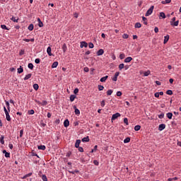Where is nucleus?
<instances>
[{
	"mask_svg": "<svg viewBox=\"0 0 181 181\" xmlns=\"http://www.w3.org/2000/svg\"><path fill=\"white\" fill-rule=\"evenodd\" d=\"M155 7L153 6H151L150 8L146 11L145 16H149L150 15H152V12H153V8Z\"/></svg>",
	"mask_w": 181,
	"mask_h": 181,
	"instance_id": "1",
	"label": "nucleus"
},
{
	"mask_svg": "<svg viewBox=\"0 0 181 181\" xmlns=\"http://www.w3.org/2000/svg\"><path fill=\"white\" fill-rule=\"evenodd\" d=\"M119 117H121V114L117 112L112 115L111 119L112 121H115V119H117V118H118Z\"/></svg>",
	"mask_w": 181,
	"mask_h": 181,
	"instance_id": "2",
	"label": "nucleus"
},
{
	"mask_svg": "<svg viewBox=\"0 0 181 181\" xmlns=\"http://www.w3.org/2000/svg\"><path fill=\"white\" fill-rule=\"evenodd\" d=\"M165 128H166V124H160L158 126V131H163V129H165Z\"/></svg>",
	"mask_w": 181,
	"mask_h": 181,
	"instance_id": "3",
	"label": "nucleus"
},
{
	"mask_svg": "<svg viewBox=\"0 0 181 181\" xmlns=\"http://www.w3.org/2000/svg\"><path fill=\"white\" fill-rule=\"evenodd\" d=\"M88 44L86 42H84V41L81 42L80 47L81 49H83V47H88Z\"/></svg>",
	"mask_w": 181,
	"mask_h": 181,
	"instance_id": "4",
	"label": "nucleus"
},
{
	"mask_svg": "<svg viewBox=\"0 0 181 181\" xmlns=\"http://www.w3.org/2000/svg\"><path fill=\"white\" fill-rule=\"evenodd\" d=\"M118 76H119V72H116L115 74L114 77L112 78V81H117V80L118 78Z\"/></svg>",
	"mask_w": 181,
	"mask_h": 181,
	"instance_id": "5",
	"label": "nucleus"
},
{
	"mask_svg": "<svg viewBox=\"0 0 181 181\" xmlns=\"http://www.w3.org/2000/svg\"><path fill=\"white\" fill-rule=\"evenodd\" d=\"M3 153H4L5 158H11V153L7 152L6 150L3 151Z\"/></svg>",
	"mask_w": 181,
	"mask_h": 181,
	"instance_id": "6",
	"label": "nucleus"
},
{
	"mask_svg": "<svg viewBox=\"0 0 181 181\" xmlns=\"http://www.w3.org/2000/svg\"><path fill=\"white\" fill-rule=\"evenodd\" d=\"M104 54V49H100L97 52V56H103Z\"/></svg>",
	"mask_w": 181,
	"mask_h": 181,
	"instance_id": "7",
	"label": "nucleus"
},
{
	"mask_svg": "<svg viewBox=\"0 0 181 181\" xmlns=\"http://www.w3.org/2000/svg\"><path fill=\"white\" fill-rule=\"evenodd\" d=\"M80 144H81V140L77 139L76 143H75V148L80 147Z\"/></svg>",
	"mask_w": 181,
	"mask_h": 181,
	"instance_id": "8",
	"label": "nucleus"
},
{
	"mask_svg": "<svg viewBox=\"0 0 181 181\" xmlns=\"http://www.w3.org/2000/svg\"><path fill=\"white\" fill-rule=\"evenodd\" d=\"M69 125H70V122L69 121V119H65L64 122V126L65 127V128H67Z\"/></svg>",
	"mask_w": 181,
	"mask_h": 181,
	"instance_id": "9",
	"label": "nucleus"
},
{
	"mask_svg": "<svg viewBox=\"0 0 181 181\" xmlns=\"http://www.w3.org/2000/svg\"><path fill=\"white\" fill-rule=\"evenodd\" d=\"M169 35H167L166 36L164 37V45H166L168 42H169Z\"/></svg>",
	"mask_w": 181,
	"mask_h": 181,
	"instance_id": "10",
	"label": "nucleus"
},
{
	"mask_svg": "<svg viewBox=\"0 0 181 181\" xmlns=\"http://www.w3.org/2000/svg\"><path fill=\"white\" fill-rule=\"evenodd\" d=\"M171 26H178L179 25V21L170 22Z\"/></svg>",
	"mask_w": 181,
	"mask_h": 181,
	"instance_id": "11",
	"label": "nucleus"
},
{
	"mask_svg": "<svg viewBox=\"0 0 181 181\" xmlns=\"http://www.w3.org/2000/svg\"><path fill=\"white\" fill-rule=\"evenodd\" d=\"M107 78H108V76H103L100 78L101 83H105L107 81Z\"/></svg>",
	"mask_w": 181,
	"mask_h": 181,
	"instance_id": "12",
	"label": "nucleus"
},
{
	"mask_svg": "<svg viewBox=\"0 0 181 181\" xmlns=\"http://www.w3.org/2000/svg\"><path fill=\"white\" fill-rule=\"evenodd\" d=\"M11 21H12L13 22H16V23H18V21H19V18L18 17H12L11 18Z\"/></svg>",
	"mask_w": 181,
	"mask_h": 181,
	"instance_id": "13",
	"label": "nucleus"
},
{
	"mask_svg": "<svg viewBox=\"0 0 181 181\" xmlns=\"http://www.w3.org/2000/svg\"><path fill=\"white\" fill-rule=\"evenodd\" d=\"M166 117L168 118V119H172V117H173V114L172 112H168L166 114Z\"/></svg>",
	"mask_w": 181,
	"mask_h": 181,
	"instance_id": "14",
	"label": "nucleus"
},
{
	"mask_svg": "<svg viewBox=\"0 0 181 181\" xmlns=\"http://www.w3.org/2000/svg\"><path fill=\"white\" fill-rule=\"evenodd\" d=\"M74 108L75 110L76 115H78L80 114V110L78 109H77V107L76 105L74 106Z\"/></svg>",
	"mask_w": 181,
	"mask_h": 181,
	"instance_id": "15",
	"label": "nucleus"
},
{
	"mask_svg": "<svg viewBox=\"0 0 181 181\" xmlns=\"http://www.w3.org/2000/svg\"><path fill=\"white\" fill-rule=\"evenodd\" d=\"M132 60V57H128L124 59V63H129Z\"/></svg>",
	"mask_w": 181,
	"mask_h": 181,
	"instance_id": "16",
	"label": "nucleus"
},
{
	"mask_svg": "<svg viewBox=\"0 0 181 181\" xmlns=\"http://www.w3.org/2000/svg\"><path fill=\"white\" fill-rule=\"evenodd\" d=\"M82 142H90V137H84L83 139H82Z\"/></svg>",
	"mask_w": 181,
	"mask_h": 181,
	"instance_id": "17",
	"label": "nucleus"
},
{
	"mask_svg": "<svg viewBox=\"0 0 181 181\" xmlns=\"http://www.w3.org/2000/svg\"><path fill=\"white\" fill-rule=\"evenodd\" d=\"M47 54H49V56H52V48L50 47H48L47 49Z\"/></svg>",
	"mask_w": 181,
	"mask_h": 181,
	"instance_id": "18",
	"label": "nucleus"
},
{
	"mask_svg": "<svg viewBox=\"0 0 181 181\" xmlns=\"http://www.w3.org/2000/svg\"><path fill=\"white\" fill-rule=\"evenodd\" d=\"M62 50H63L64 53H66V52H67V45L66 44H64L62 45Z\"/></svg>",
	"mask_w": 181,
	"mask_h": 181,
	"instance_id": "19",
	"label": "nucleus"
},
{
	"mask_svg": "<svg viewBox=\"0 0 181 181\" xmlns=\"http://www.w3.org/2000/svg\"><path fill=\"white\" fill-rule=\"evenodd\" d=\"M57 66H59V62H54L52 65V69H56V67H57Z\"/></svg>",
	"mask_w": 181,
	"mask_h": 181,
	"instance_id": "20",
	"label": "nucleus"
},
{
	"mask_svg": "<svg viewBox=\"0 0 181 181\" xmlns=\"http://www.w3.org/2000/svg\"><path fill=\"white\" fill-rule=\"evenodd\" d=\"M6 114V118L8 121H11V116L9 115V112H8L7 113H5Z\"/></svg>",
	"mask_w": 181,
	"mask_h": 181,
	"instance_id": "21",
	"label": "nucleus"
},
{
	"mask_svg": "<svg viewBox=\"0 0 181 181\" xmlns=\"http://www.w3.org/2000/svg\"><path fill=\"white\" fill-rule=\"evenodd\" d=\"M38 149H40L41 151H45L46 149V146H45V145L38 146Z\"/></svg>",
	"mask_w": 181,
	"mask_h": 181,
	"instance_id": "22",
	"label": "nucleus"
},
{
	"mask_svg": "<svg viewBox=\"0 0 181 181\" xmlns=\"http://www.w3.org/2000/svg\"><path fill=\"white\" fill-rule=\"evenodd\" d=\"M17 72L18 73V74H21V73H23V68L22 66H20L18 69H17Z\"/></svg>",
	"mask_w": 181,
	"mask_h": 181,
	"instance_id": "23",
	"label": "nucleus"
},
{
	"mask_svg": "<svg viewBox=\"0 0 181 181\" xmlns=\"http://www.w3.org/2000/svg\"><path fill=\"white\" fill-rule=\"evenodd\" d=\"M170 2H172V0H165L162 1L161 4H163V5H165V4H170Z\"/></svg>",
	"mask_w": 181,
	"mask_h": 181,
	"instance_id": "24",
	"label": "nucleus"
},
{
	"mask_svg": "<svg viewBox=\"0 0 181 181\" xmlns=\"http://www.w3.org/2000/svg\"><path fill=\"white\" fill-rule=\"evenodd\" d=\"M5 103L7 107V110H8V112H11V107H9V102L5 100Z\"/></svg>",
	"mask_w": 181,
	"mask_h": 181,
	"instance_id": "25",
	"label": "nucleus"
},
{
	"mask_svg": "<svg viewBox=\"0 0 181 181\" xmlns=\"http://www.w3.org/2000/svg\"><path fill=\"white\" fill-rule=\"evenodd\" d=\"M33 88L35 90V91H37L39 90V85L37 83H35L33 85Z\"/></svg>",
	"mask_w": 181,
	"mask_h": 181,
	"instance_id": "26",
	"label": "nucleus"
},
{
	"mask_svg": "<svg viewBox=\"0 0 181 181\" xmlns=\"http://www.w3.org/2000/svg\"><path fill=\"white\" fill-rule=\"evenodd\" d=\"M5 136H1V138H0V143L1 145H4L5 144V141H4Z\"/></svg>",
	"mask_w": 181,
	"mask_h": 181,
	"instance_id": "27",
	"label": "nucleus"
},
{
	"mask_svg": "<svg viewBox=\"0 0 181 181\" xmlns=\"http://www.w3.org/2000/svg\"><path fill=\"white\" fill-rule=\"evenodd\" d=\"M142 20L144 25H148V19L146 17H142Z\"/></svg>",
	"mask_w": 181,
	"mask_h": 181,
	"instance_id": "28",
	"label": "nucleus"
},
{
	"mask_svg": "<svg viewBox=\"0 0 181 181\" xmlns=\"http://www.w3.org/2000/svg\"><path fill=\"white\" fill-rule=\"evenodd\" d=\"M30 77H32V74H28V75H26L24 78V80H29V78H30Z\"/></svg>",
	"mask_w": 181,
	"mask_h": 181,
	"instance_id": "29",
	"label": "nucleus"
},
{
	"mask_svg": "<svg viewBox=\"0 0 181 181\" xmlns=\"http://www.w3.org/2000/svg\"><path fill=\"white\" fill-rule=\"evenodd\" d=\"M74 100H76V95H71L70 96V101H71V103H73V101H74Z\"/></svg>",
	"mask_w": 181,
	"mask_h": 181,
	"instance_id": "30",
	"label": "nucleus"
},
{
	"mask_svg": "<svg viewBox=\"0 0 181 181\" xmlns=\"http://www.w3.org/2000/svg\"><path fill=\"white\" fill-rule=\"evenodd\" d=\"M33 173H29L28 174L24 175L23 177V179H26V177H30V176H32Z\"/></svg>",
	"mask_w": 181,
	"mask_h": 181,
	"instance_id": "31",
	"label": "nucleus"
},
{
	"mask_svg": "<svg viewBox=\"0 0 181 181\" xmlns=\"http://www.w3.org/2000/svg\"><path fill=\"white\" fill-rule=\"evenodd\" d=\"M131 141V138L127 137L124 140V144H128L129 142Z\"/></svg>",
	"mask_w": 181,
	"mask_h": 181,
	"instance_id": "32",
	"label": "nucleus"
},
{
	"mask_svg": "<svg viewBox=\"0 0 181 181\" xmlns=\"http://www.w3.org/2000/svg\"><path fill=\"white\" fill-rule=\"evenodd\" d=\"M158 118L160 119H163V118H165V113L161 112L160 115H158Z\"/></svg>",
	"mask_w": 181,
	"mask_h": 181,
	"instance_id": "33",
	"label": "nucleus"
},
{
	"mask_svg": "<svg viewBox=\"0 0 181 181\" xmlns=\"http://www.w3.org/2000/svg\"><path fill=\"white\" fill-rule=\"evenodd\" d=\"M141 27H142V25L141 24V23H136L134 25V28H139Z\"/></svg>",
	"mask_w": 181,
	"mask_h": 181,
	"instance_id": "34",
	"label": "nucleus"
},
{
	"mask_svg": "<svg viewBox=\"0 0 181 181\" xmlns=\"http://www.w3.org/2000/svg\"><path fill=\"white\" fill-rule=\"evenodd\" d=\"M150 74H151V71H147L144 73V76L145 77H148V76H149Z\"/></svg>",
	"mask_w": 181,
	"mask_h": 181,
	"instance_id": "35",
	"label": "nucleus"
},
{
	"mask_svg": "<svg viewBox=\"0 0 181 181\" xmlns=\"http://www.w3.org/2000/svg\"><path fill=\"white\" fill-rule=\"evenodd\" d=\"M166 94H168V95H172V94H173V91H172V90H168L166 91Z\"/></svg>",
	"mask_w": 181,
	"mask_h": 181,
	"instance_id": "36",
	"label": "nucleus"
},
{
	"mask_svg": "<svg viewBox=\"0 0 181 181\" xmlns=\"http://www.w3.org/2000/svg\"><path fill=\"white\" fill-rule=\"evenodd\" d=\"M139 129H141V125H136L134 127V130L135 131H139Z\"/></svg>",
	"mask_w": 181,
	"mask_h": 181,
	"instance_id": "37",
	"label": "nucleus"
},
{
	"mask_svg": "<svg viewBox=\"0 0 181 181\" xmlns=\"http://www.w3.org/2000/svg\"><path fill=\"white\" fill-rule=\"evenodd\" d=\"M33 28H34L33 24H30V25L28 27V30L32 31V30H33Z\"/></svg>",
	"mask_w": 181,
	"mask_h": 181,
	"instance_id": "38",
	"label": "nucleus"
},
{
	"mask_svg": "<svg viewBox=\"0 0 181 181\" xmlns=\"http://www.w3.org/2000/svg\"><path fill=\"white\" fill-rule=\"evenodd\" d=\"M98 88L99 91H103V90H104V86H103L101 85H98Z\"/></svg>",
	"mask_w": 181,
	"mask_h": 181,
	"instance_id": "39",
	"label": "nucleus"
},
{
	"mask_svg": "<svg viewBox=\"0 0 181 181\" xmlns=\"http://www.w3.org/2000/svg\"><path fill=\"white\" fill-rule=\"evenodd\" d=\"M112 93H114V90H108L107 91V95H111V94H112Z\"/></svg>",
	"mask_w": 181,
	"mask_h": 181,
	"instance_id": "40",
	"label": "nucleus"
},
{
	"mask_svg": "<svg viewBox=\"0 0 181 181\" xmlns=\"http://www.w3.org/2000/svg\"><path fill=\"white\" fill-rule=\"evenodd\" d=\"M160 16L163 18V19H165L166 18V15H165V13L163 12L160 13Z\"/></svg>",
	"mask_w": 181,
	"mask_h": 181,
	"instance_id": "41",
	"label": "nucleus"
},
{
	"mask_svg": "<svg viewBox=\"0 0 181 181\" xmlns=\"http://www.w3.org/2000/svg\"><path fill=\"white\" fill-rule=\"evenodd\" d=\"M124 67H125V64H120L119 65V70H122V69H124Z\"/></svg>",
	"mask_w": 181,
	"mask_h": 181,
	"instance_id": "42",
	"label": "nucleus"
},
{
	"mask_svg": "<svg viewBox=\"0 0 181 181\" xmlns=\"http://www.w3.org/2000/svg\"><path fill=\"white\" fill-rule=\"evenodd\" d=\"M28 69H30V70H33V64L30 63L28 66Z\"/></svg>",
	"mask_w": 181,
	"mask_h": 181,
	"instance_id": "43",
	"label": "nucleus"
},
{
	"mask_svg": "<svg viewBox=\"0 0 181 181\" xmlns=\"http://www.w3.org/2000/svg\"><path fill=\"white\" fill-rule=\"evenodd\" d=\"M28 114L29 115H33V114H35V110H28Z\"/></svg>",
	"mask_w": 181,
	"mask_h": 181,
	"instance_id": "44",
	"label": "nucleus"
},
{
	"mask_svg": "<svg viewBox=\"0 0 181 181\" xmlns=\"http://www.w3.org/2000/svg\"><path fill=\"white\" fill-rule=\"evenodd\" d=\"M88 47H89L90 49H93V48H94V44H93V42H90V43L88 44Z\"/></svg>",
	"mask_w": 181,
	"mask_h": 181,
	"instance_id": "45",
	"label": "nucleus"
},
{
	"mask_svg": "<svg viewBox=\"0 0 181 181\" xmlns=\"http://www.w3.org/2000/svg\"><path fill=\"white\" fill-rule=\"evenodd\" d=\"M42 179L43 181H47V177L46 176V175H43L42 176Z\"/></svg>",
	"mask_w": 181,
	"mask_h": 181,
	"instance_id": "46",
	"label": "nucleus"
},
{
	"mask_svg": "<svg viewBox=\"0 0 181 181\" xmlns=\"http://www.w3.org/2000/svg\"><path fill=\"white\" fill-rule=\"evenodd\" d=\"M119 59H121V60H122L123 59H125V54H120L119 55Z\"/></svg>",
	"mask_w": 181,
	"mask_h": 181,
	"instance_id": "47",
	"label": "nucleus"
},
{
	"mask_svg": "<svg viewBox=\"0 0 181 181\" xmlns=\"http://www.w3.org/2000/svg\"><path fill=\"white\" fill-rule=\"evenodd\" d=\"M1 29H4L5 30H8V27H6L5 25H1Z\"/></svg>",
	"mask_w": 181,
	"mask_h": 181,
	"instance_id": "48",
	"label": "nucleus"
},
{
	"mask_svg": "<svg viewBox=\"0 0 181 181\" xmlns=\"http://www.w3.org/2000/svg\"><path fill=\"white\" fill-rule=\"evenodd\" d=\"M100 105H101V107H105V100H102L101 102H100Z\"/></svg>",
	"mask_w": 181,
	"mask_h": 181,
	"instance_id": "49",
	"label": "nucleus"
},
{
	"mask_svg": "<svg viewBox=\"0 0 181 181\" xmlns=\"http://www.w3.org/2000/svg\"><path fill=\"white\" fill-rule=\"evenodd\" d=\"M116 95L117 97H121V95H122V93L121 91H117Z\"/></svg>",
	"mask_w": 181,
	"mask_h": 181,
	"instance_id": "50",
	"label": "nucleus"
},
{
	"mask_svg": "<svg viewBox=\"0 0 181 181\" xmlns=\"http://www.w3.org/2000/svg\"><path fill=\"white\" fill-rule=\"evenodd\" d=\"M35 63H36V64H39V63H40V59L39 58L35 59Z\"/></svg>",
	"mask_w": 181,
	"mask_h": 181,
	"instance_id": "51",
	"label": "nucleus"
},
{
	"mask_svg": "<svg viewBox=\"0 0 181 181\" xmlns=\"http://www.w3.org/2000/svg\"><path fill=\"white\" fill-rule=\"evenodd\" d=\"M83 71H85V73H88V71H90V69H88V67H85L83 68Z\"/></svg>",
	"mask_w": 181,
	"mask_h": 181,
	"instance_id": "52",
	"label": "nucleus"
},
{
	"mask_svg": "<svg viewBox=\"0 0 181 181\" xmlns=\"http://www.w3.org/2000/svg\"><path fill=\"white\" fill-rule=\"evenodd\" d=\"M93 163L94 165H95V166H98V165L100 164L97 160H94Z\"/></svg>",
	"mask_w": 181,
	"mask_h": 181,
	"instance_id": "53",
	"label": "nucleus"
},
{
	"mask_svg": "<svg viewBox=\"0 0 181 181\" xmlns=\"http://www.w3.org/2000/svg\"><path fill=\"white\" fill-rule=\"evenodd\" d=\"M122 37L123 39H128L129 35L127 34H123Z\"/></svg>",
	"mask_w": 181,
	"mask_h": 181,
	"instance_id": "54",
	"label": "nucleus"
},
{
	"mask_svg": "<svg viewBox=\"0 0 181 181\" xmlns=\"http://www.w3.org/2000/svg\"><path fill=\"white\" fill-rule=\"evenodd\" d=\"M22 136H23V129L20 131V138H22Z\"/></svg>",
	"mask_w": 181,
	"mask_h": 181,
	"instance_id": "55",
	"label": "nucleus"
},
{
	"mask_svg": "<svg viewBox=\"0 0 181 181\" xmlns=\"http://www.w3.org/2000/svg\"><path fill=\"white\" fill-rule=\"evenodd\" d=\"M80 171L78 170H75L74 171L70 172V173H72V175H74L75 173H78Z\"/></svg>",
	"mask_w": 181,
	"mask_h": 181,
	"instance_id": "56",
	"label": "nucleus"
},
{
	"mask_svg": "<svg viewBox=\"0 0 181 181\" xmlns=\"http://www.w3.org/2000/svg\"><path fill=\"white\" fill-rule=\"evenodd\" d=\"M38 26L40 27V28H43V22H40V23H38Z\"/></svg>",
	"mask_w": 181,
	"mask_h": 181,
	"instance_id": "57",
	"label": "nucleus"
},
{
	"mask_svg": "<svg viewBox=\"0 0 181 181\" xmlns=\"http://www.w3.org/2000/svg\"><path fill=\"white\" fill-rule=\"evenodd\" d=\"M124 124H126V125H128V118H124Z\"/></svg>",
	"mask_w": 181,
	"mask_h": 181,
	"instance_id": "58",
	"label": "nucleus"
},
{
	"mask_svg": "<svg viewBox=\"0 0 181 181\" xmlns=\"http://www.w3.org/2000/svg\"><path fill=\"white\" fill-rule=\"evenodd\" d=\"M79 152H84V148L83 147H78Z\"/></svg>",
	"mask_w": 181,
	"mask_h": 181,
	"instance_id": "59",
	"label": "nucleus"
},
{
	"mask_svg": "<svg viewBox=\"0 0 181 181\" xmlns=\"http://www.w3.org/2000/svg\"><path fill=\"white\" fill-rule=\"evenodd\" d=\"M154 32L155 33H158V32H159V28H158V27H155Z\"/></svg>",
	"mask_w": 181,
	"mask_h": 181,
	"instance_id": "60",
	"label": "nucleus"
},
{
	"mask_svg": "<svg viewBox=\"0 0 181 181\" xmlns=\"http://www.w3.org/2000/svg\"><path fill=\"white\" fill-rule=\"evenodd\" d=\"M42 105H47V101L46 100L42 101Z\"/></svg>",
	"mask_w": 181,
	"mask_h": 181,
	"instance_id": "61",
	"label": "nucleus"
},
{
	"mask_svg": "<svg viewBox=\"0 0 181 181\" xmlns=\"http://www.w3.org/2000/svg\"><path fill=\"white\" fill-rule=\"evenodd\" d=\"M154 95H155V97H156V98H159V93H156L155 94H154Z\"/></svg>",
	"mask_w": 181,
	"mask_h": 181,
	"instance_id": "62",
	"label": "nucleus"
},
{
	"mask_svg": "<svg viewBox=\"0 0 181 181\" xmlns=\"http://www.w3.org/2000/svg\"><path fill=\"white\" fill-rule=\"evenodd\" d=\"M74 93H75V94H77L78 93V88H75L74 89Z\"/></svg>",
	"mask_w": 181,
	"mask_h": 181,
	"instance_id": "63",
	"label": "nucleus"
},
{
	"mask_svg": "<svg viewBox=\"0 0 181 181\" xmlns=\"http://www.w3.org/2000/svg\"><path fill=\"white\" fill-rule=\"evenodd\" d=\"M8 147L11 148V149H13V144H8Z\"/></svg>",
	"mask_w": 181,
	"mask_h": 181,
	"instance_id": "64",
	"label": "nucleus"
}]
</instances>
